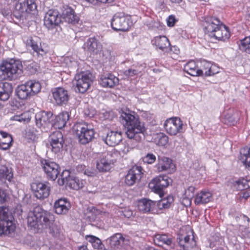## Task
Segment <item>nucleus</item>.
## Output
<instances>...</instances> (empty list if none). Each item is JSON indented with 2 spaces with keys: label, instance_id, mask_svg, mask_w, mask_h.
<instances>
[{
  "label": "nucleus",
  "instance_id": "nucleus-1",
  "mask_svg": "<svg viewBox=\"0 0 250 250\" xmlns=\"http://www.w3.org/2000/svg\"><path fill=\"white\" fill-rule=\"evenodd\" d=\"M120 113V121L126 130L127 137L137 141L145 138L146 128L144 123L140 121L138 116L129 110H122Z\"/></svg>",
  "mask_w": 250,
  "mask_h": 250
},
{
  "label": "nucleus",
  "instance_id": "nucleus-2",
  "mask_svg": "<svg viewBox=\"0 0 250 250\" xmlns=\"http://www.w3.org/2000/svg\"><path fill=\"white\" fill-rule=\"evenodd\" d=\"M54 221V215L40 206L35 207L27 217L28 226L34 229L50 228Z\"/></svg>",
  "mask_w": 250,
  "mask_h": 250
},
{
  "label": "nucleus",
  "instance_id": "nucleus-3",
  "mask_svg": "<svg viewBox=\"0 0 250 250\" xmlns=\"http://www.w3.org/2000/svg\"><path fill=\"white\" fill-rule=\"evenodd\" d=\"M205 31L210 38L226 41L230 38L229 28L217 18L208 17L205 18Z\"/></svg>",
  "mask_w": 250,
  "mask_h": 250
},
{
  "label": "nucleus",
  "instance_id": "nucleus-4",
  "mask_svg": "<svg viewBox=\"0 0 250 250\" xmlns=\"http://www.w3.org/2000/svg\"><path fill=\"white\" fill-rule=\"evenodd\" d=\"M22 68L20 60L10 59L2 61L0 64V81L18 79L22 73Z\"/></svg>",
  "mask_w": 250,
  "mask_h": 250
},
{
  "label": "nucleus",
  "instance_id": "nucleus-5",
  "mask_svg": "<svg viewBox=\"0 0 250 250\" xmlns=\"http://www.w3.org/2000/svg\"><path fill=\"white\" fill-rule=\"evenodd\" d=\"M42 88L41 83L36 80H31L17 87L16 93L21 100H27L40 92Z\"/></svg>",
  "mask_w": 250,
  "mask_h": 250
},
{
  "label": "nucleus",
  "instance_id": "nucleus-6",
  "mask_svg": "<svg viewBox=\"0 0 250 250\" xmlns=\"http://www.w3.org/2000/svg\"><path fill=\"white\" fill-rule=\"evenodd\" d=\"M14 217L6 208H0V236H11L16 229Z\"/></svg>",
  "mask_w": 250,
  "mask_h": 250
},
{
  "label": "nucleus",
  "instance_id": "nucleus-7",
  "mask_svg": "<svg viewBox=\"0 0 250 250\" xmlns=\"http://www.w3.org/2000/svg\"><path fill=\"white\" fill-rule=\"evenodd\" d=\"M73 131L76 133L79 142L86 145L94 138L95 131L85 123H77L73 126Z\"/></svg>",
  "mask_w": 250,
  "mask_h": 250
},
{
  "label": "nucleus",
  "instance_id": "nucleus-8",
  "mask_svg": "<svg viewBox=\"0 0 250 250\" xmlns=\"http://www.w3.org/2000/svg\"><path fill=\"white\" fill-rule=\"evenodd\" d=\"M37 5L35 0H19L13 12V16L17 20H23L27 13L35 14Z\"/></svg>",
  "mask_w": 250,
  "mask_h": 250
},
{
  "label": "nucleus",
  "instance_id": "nucleus-9",
  "mask_svg": "<svg viewBox=\"0 0 250 250\" xmlns=\"http://www.w3.org/2000/svg\"><path fill=\"white\" fill-rule=\"evenodd\" d=\"M94 77L88 71L77 74L73 81V86L76 92L84 93L93 83Z\"/></svg>",
  "mask_w": 250,
  "mask_h": 250
},
{
  "label": "nucleus",
  "instance_id": "nucleus-10",
  "mask_svg": "<svg viewBox=\"0 0 250 250\" xmlns=\"http://www.w3.org/2000/svg\"><path fill=\"white\" fill-rule=\"evenodd\" d=\"M117 153L115 151L102 153L97 161L96 167L99 172L109 171L116 162Z\"/></svg>",
  "mask_w": 250,
  "mask_h": 250
},
{
  "label": "nucleus",
  "instance_id": "nucleus-11",
  "mask_svg": "<svg viewBox=\"0 0 250 250\" xmlns=\"http://www.w3.org/2000/svg\"><path fill=\"white\" fill-rule=\"evenodd\" d=\"M25 43L27 48H31L33 56L40 60L42 59L48 52L45 44H42L41 39L37 36L29 37L25 41Z\"/></svg>",
  "mask_w": 250,
  "mask_h": 250
},
{
  "label": "nucleus",
  "instance_id": "nucleus-12",
  "mask_svg": "<svg viewBox=\"0 0 250 250\" xmlns=\"http://www.w3.org/2000/svg\"><path fill=\"white\" fill-rule=\"evenodd\" d=\"M41 166L47 179L54 181L60 172V167L50 159H41Z\"/></svg>",
  "mask_w": 250,
  "mask_h": 250
},
{
  "label": "nucleus",
  "instance_id": "nucleus-13",
  "mask_svg": "<svg viewBox=\"0 0 250 250\" xmlns=\"http://www.w3.org/2000/svg\"><path fill=\"white\" fill-rule=\"evenodd\" d=\"M53 114L51 112L41 111L35 115L36 124L42 132H47L52 127Z\"/></svg>",
  "mask_w": 250,
  "mask_h": 250
},
{
  "label": "nucleus",
  "instance_id": "nucleus-14",
  "mask_svg": "<svg viewBox=\"0 0 250 250\" xmlns=\"http://www.w3.org/2000/svg\"><path fill=\"white\" fill-rule=\"evenodd\" d=\"M111 25L115 31H126L130 27L128 18L122 13H117L113 16Z\"/></svg>",
  "mask_w": 250,
  "mask_h": 250
},
{
  "label": "nucleus",
  "instance_id": "nucleus-15",
  "mask_svg": "<svg viewBox=\"0 0 250 250\" xmlns=\"http://www.w3.org/2000/svg\"><path fill=\"white\" fill-rule=\"evenodd\" d=\"M31 188L34 196L41 200L47 198L50 193L51 188L48 182L33 183L31 185Z\"/></svg>",
  "mask_w": 250,
  "mask_h": 250
},
{
  "label": "nucleus",
  "instance_id": "nucleus-16",
  "mask_svg": "<svg viewBox=\"0 0 250 250\" xmlns=\"http://www.w3.org/2000/svg\"><path fill=\"white\" fill-rule=\"evenodd\" d=\"M164 127L167 133L170 135H175L178 133L184 131L183 122L178 117H173L167 119L165 122Z\"/></svg>",
  "mask_w": 250,
  "mask_h": 250
},
{
  "label": "nucleus",
  "instance_id": "nucleus-17",
  "mask_svg": "<svg viewBox=\"0 0 250 250\" xmlns=\"http://www.w3.org/2000/svg\"><path fill=\"white\" fill-rule=\"evenodd\" d=\"M143 171L141 166H133L125 175V183L128 186H133L141 180L144 174Z\"/></svg>",
  "mask_w": 250,
  "mask_h": 250
},
{
  "label": "nucleus",
  "instance_id": "nucleus-18",
  "mask_svg": "<svg viewBox=\"0 0 250 250\" xmlns=\"http://www.w3.org/2000/svg\"><path fill=\"white\" fill-rule=\"evenodd\" d=\"M169 180L166 175L159 176L151 180L149 187L155 193L161 196L163 194L164 188L169 184Z\"/></svg>",
  "mask_w": 250,
  "mask_h": 250
},
{
  "label": "nucleus",
  "instance_id": "nucleus-19",
  "mask_svg": "<svg viewBox=\"0 0 250 250\" xmlns=\"http://www.w3.org/2000/svg\"><path fill=\"white\" fill-rule=\"evenodd\" d=\"M154 241L156 245L163 247L165 250H175V244L172 237L168 234H156Z\"/></svg>",
  "mask_w": 250,
  "mask_h": 250
},
{
  "label": "nucleus",
  "instance_id": "nucleus-20",
  "mask_svg": "<svg viewBox=\"0 0 250 250\" xmlns=\"http://www.w3.org/2000/svg\"><path fill=\"white\" fill-rule=\"evenodd\" d=\"M61 22L59 13L56 10H49L44 18V24L48 29H51L59 25Z\"/></svg>",
  "mask_w": 250,
  "mask_h": 250
},
{
  "label": "nucleus",
  "instance_id": "nucleus-21",
  "mask_svg": "<svg viewBox=\"0 0 250 250\" xmlns=\"http://www.w3.org/2000/svg\"><path fill=\"white\" fill-rule=\"evenodd\" d=\"M49 140L52 151L57 153L62 150L64 142L63 135L61 131H56L52 132L49 137Z\"/></svg>",
  "mask_w": 250,
  "mask_h": 250
},
{
  "label": "nucleus",
  "instance_id": "nucleus-22",
  "mask_svg": "<svg viewBox=\"0 0 250 250\" xmlns=\"http://www.w3.org/2000/svg\"><path fill=\"white\" fill-rule=\"evenodd\" d=\"M54 100L58 105L66 104L69 99L67 90L62 87L56 88L52 92Z\"/></svg>",
  "mask_w": 250,
  "mask_h": 250
},
{
  "label": "nucleus",
  "instance_id": "nucleus-23",
  "mask_svg": "<svg viewBox=\"0 0 250 250\" xmlns=\"http://www.w3.org/2000/svg\"><path fill=\"white\" fill-rule=\"evenodd\" d=\"M119 79L111 73H104L100 76L99 83L104 87L112 88L118 84Z\"/></svg>",
  "mask_w": 250,
  "mask_h": 250
},
{
  "label": "nucleus",
  "instance_id": "nucleus-24",
  "mask_svg": "<svg viewBox=\"0 0 250 250\" xmlns=\"http://www.w3.org/2000/svg\"><path fill=\"white\" fill-rule=\"evenodd\" d=\"M69 119V115L68 112L63 111L57 116L53 115L52 127L54 128L62 129L66 125V124Z\"/></svg>",
  "mask_w": 250,
  "mask_h": 250
},
{
  "label": "nucleus",
  "instance_id": "nucleus-25",
  "mask_svg": "<svg viewBox=\"0 0 250 250\" xmlns=\"http://www.w3.org/2000/svg\"><path fill=\"white\" fill-rule=\"evenodd\" d=\"M155 202L151 200L143 198L138 202V209L143 213H155Z\"/></svg>",
  "mask_w": 250,
  "mask_h": 250
},
{
  "label": "nucleus",
  "instance_id": "nucleus-26",
  "mask_svg": "<svg viewBox=\"0 0 250 250\" xmlns=\"http://www.w3.org/2000/svg\"><path fill=\"white\" fill-rule=\"evenodd\" d=\"M83 47L90 53H97L102 49V45L95 37H91L86 40Z\"/></svg>",
  "mask_w": 250,
  "mask_h": 250
},
{
  "label": "nucleus",
  "instance_id": "nucleus-27",
  "mask_svg": "<svg viewBox=\"0 0 250 250\" xmlns=\"http://www.w3.org/2000/svg\"><path fill=\"white\" fill-rule=\"evenodd\" d=\"M71 208V204L67 199L60 198L54 205L55 212L58 214H65Z\"/></svg>",
  "mask_w": 250,
  "mask_h": 250
},
{
  "label": "nucleus",
  "instance_id": "nucleus-28",
  "mask_svg": "<svg viewBox=\"0 0 250 250\" xmlns=\"http://www.w3.org/2000/svg\"><path fill=\"white\" fill-rule=\"evenodd\" d=\"M177 242L181 250H191L196 245L193 238L190 240L189 235H178Z\"/></svg>",
  "mask_w": 250,
  "mask_h": 250
},
{
  "label": "nucleus",
  "instance_id": "nucleus-29",
  "mask_svg": "<svg viewBox=\"0 0 250 250\" xmlns=\"http://www.w3.org/2000/svg\"><path fill=\"white\" fill-rule=\"evenodd\" d=\"M159 163L157 165L158 171L162 172L167 171L172 173L175 170V166L172 163L171 159L166 157H159L158 158Z\"/></svg>",
  "mask_w": 250,
  "mask_h": 250
},
{
  "label": "nucleus",
  "instance_id": "nucleus-30",
  "mask_svg": "<svg viewBox=\"0 0 250 250\" xmlns=\"http://www.w3.org/2000/svg\"><path fill=\"white\" fill-rule=\"evenodd\" d=\"M152 45L156 46V49L166 52L168 50L170 42L168 39L165 36L155 37L152 41Z\"/></svg>",
  "mask_w": 250,
  "mask_h": 250
},
{
  "label": "nucleus",
  "instance_id": "nucleus-31",
  "mask_svg": "<svg viewBox=\"0 0 250 250\" xmlns=\"http://www.w3.org/2000/svg\"><path fill=\"white\" fill-rule=\"evenodd\" d=\"M62 16L66 22L72 24L78 23L80 20L79 16L75 13L74 10L68 6L64 8Z\"/></svg>",
  "mask_w": 250,
  "mask_h": 250
},
{
  "label": "nucleus",
  "instance_id": "nucleus-32",
  "mask_svg": "<svg viewBox=\"0 0 250 250\" xmlns=\"http://www.w3.org/2000/svg\"><path fill=\"white\" fill-rule=\"evenodd\" d=\"M122 140L121 131H110L107 133L104 141L107 145L114 146L118 145Z\"/></svg>",
  "mask_w": 250,
  "mask_h": 250
},
{
  "label": "nucleus",
  "instance_id": "nucleus-33",
  "mask_svg": "<svg viewBox=\"0 0 250 250\" xmlns=\"http://www.w3.org/2000/svg\"><path fill=\"white\" fill-rule=\"evenodd\" d=\"M13 138L10 134L6 132L0 130V149L6 150L12 145Z\"/></svg>",
  "mask_w": 250,
  "mask_h": 250
},
{
  "label": "nucleus",
  "instance_id": "nucleus-34",
  "mask_svg": "<svg viewBox=\"0 0 250 250\" xmlns=\"http://www.w3.org/2000/svg\"><path fill=\"white\" fill-rule=\"evenodd\" d=\"M13 92L12 85L8 83H0V100L6 101Z\"/></svg>",
  "mask_w": 250,
  "mask_h": 250
},
{
  "label": "nucleus",
  "instance_id": "nucleus-35",
  "mask_svg": "<svg viewBox=\"0 0 250 250\" xmlns=\"http://www.w3.org/2000/svg\"><path fill=\"white\" fill-rule=\"evenodd\" d=\"M184 70L192 76H202L204 73L203 70L198 69L194 61H190L187 62L184 67Z\"/></svg>",
  "mask_w": 250,
  "mask_h": 250
},
{
  "label": "nucleus",
  "instance_id": "nucleus-36",
  "mask_svg": "<svg viewBox=\"0 0 250 250\" xmlns=\"http://www.w3.org/2000/svg\"><path fill=\"white\" fill-rule=\"evenodd\" d=\"M174 201L173 197L168 196L158 201L155 202V213H158L160 210L163 209L168 208Z\"/></svg>",
  "mask_w": 250,
  "mask_h": 250
},
{
  "label": "nucleus",
  "instance_id": "nucleus-37",
  "mask_svg": "<svg viewBox=\"0 0 250 250\" xmlns=\"http://www.w3.org/2000/svg\"><path fill=\"white\" fill-rule=\"evenodd\" d=\"M13 177V173L11 168H8L6 167H2L0 168V184H6V181L10 182Z\"/></svg>",
  "mask_w": 250,
  "mask_h": 250
},
{
  "label": "nucleus",
  "instance_id": "nucleus-38",
  "mask_svg": "<svg viewBox=\"0 0 250 250\" xmlns=\"http://www.w3.org/2000/svg\"><path fill=\"white\" fill-rule=\"evenodd\" d=\"M212 198V194L209 191H201L197 193L194 199L196 205L205 204L208 203Z\"/></svg>",
  "mask_w": 250,
  "mask_h": 250
},
{
  "label": "nucleus",
  "instance_id": "nucleus-39",
  "mask_svg": "<svg viewBox=\"0 0 250 250\" xmlns=\"http://www.w3.org/2000/svg\"><path fill=\"white\" fill-rule=\"evenodd\" d=\"M69 178L68 187L70 188L78 190L84 186L85 181L71 175L70 171H69Z\"/></svg>",
  "mask_w": 250,
  "mask_h": 250
},
{
  "label": "nucleus",
  "instance_id": "nucleus-40",
  "mask_svg": "<svg viewBox=\"0 0 250 250\" xmlns=\"http://www.w3.org/2000/svg\"><path fill=\"white\" fill-rule=\"evenodd\" d=\"M201 67L203 71H205V75L206 76H210L216 74L218 72L216 71V67L213 66L209 62L203 60L201 62Z\"/></svg>",
  "mask_w": 250,
  "mask_h": 250
},
{
  "label": "nucleus",
  "instance_id": "nucleus-41",
  "mask_svg": "<svg viewBox=\"0 0 250 250\" xmlns=\"http://www.w3.org/2000/svg\"><path fill=\"white\" fill-rule=\"evenodd\" d=\"M239 160L246 167L250 169V147L244 148L240 150Z\"/></svg>",
  "mask_w": 250,
  "mask_h": 250
},
{
  "label": "nucleus",
  "instance_id": "nucleus-42",
  "mask_svg": "<svg viewBox=\"0 0 250 250\" xmlns=\"http://www.w3.org/2000/svg\"><path fill=\"white\" fill-rule=\"evenodd\" d=\"M234 188L238 190H244L250 188V179L240 178L233 183Z\"/></svg>",
  "mask_w": 250,
  "mask_h": 250
},
{
  "label": "nucleus",
  "instance_id": "nucleus-43",
  "mask_svg": "<svg viewBox=\"0 0 250 250\" xmlns=\"http://www.w3.org/2000/svg\"><path fill=\"white\" fill-rule=\"evenodd\" d=\"M86 239L89 242L91 243L94 249L103 250L104 247V245L101 240L96 236L93 235L87 236Z\"/></svg>",
  "mask_w": 250,
  "mask_h": 250
},
{
  "label": "nucleus",
  "instance_id": "nucleus-44",
  "mask_svg": "<svg viewBox=\"0 0 250 250\" xmlns=\"http://www.w3.org/2000/svg\"><path fill=\"white\" fill-rule=\"evenodd\" d=\"M238 45L241 51L250 54V36L240 40Z\"/></svg>",
  "mask_w": 250,
  "mask_h": 250
},
{
  "label": "nucleus",
  "instance_id": "nucleus-45",
  "mask_svg": "<svg viewBox=\"0 0 250 250\" xmlns=\"http://www.w3.org/2000/svg\"><path fill=\"white\" fill-rule=\"evenodd\" d=\"M109 241L110 244L111 246L118 247L120 245L121 242H124V238L123 237L121 233H118L111 236Z\"/></svg>",
  "mask_w": 250,
  "mask_h": 250
},
{
  "label": "nucleus",
  "instance_id": "nucleus-46",
  "mask_svg": "<svg viewBox=\"0 0 250 250\" xmlns=\"http://www.w3.org/2000/svg\"><path fill=\"white\" fill-rule=\"evenodd\" d=\"M155 141L157 144L160 146H166L168 141V137L163 133H160L157 134L155 138Z\"/></svg>",
  "mask_w": 250,
  "mask_h": 250
},
{
  "label": "nucleus",
  "instance_id": "nucleus-47",
  "mask_svg": "<svg viewBox=\"0 0 250 250\" xmlns=\"http://www.w3.org/2000/svg\"><path fill=\"white\" fill-rule=\"evenodd\" d=\"M69 171V170H64L62 171L61 175V178H59L58 180V183L60 186L65 185L68 186Z\"/></svg>",
  "mask_w": 250,
  "mask_h": 250
},
{
  "label": "nucleus",
  "instance_id": "nucleus-48",
  "mask_svg": "<svg viewBox=\"0 0 250 250\" xmlns=\"http://www.w3.org/2000/svg\"><path fill=\"white\" fill-rule=\"evenodd\" d=\"M141 72V71L139 70V68L136 67L135 68H130L125 70L123 72V74L125 76L129 78L137 76Z\"/></svg>",
  "mask_w": 250,
  "mask_h": 250
},
{
  "label": "nucleus",
  "instance_id": "nucleus-49",
  "mask_svg": "<svg viewBox=\"0 0 250 250\" xmlns=\"http://www.w3.org/2000/svg\"><path fill=\"white\" fill-rule=\"evenodd\" d=\"M100 117L103 120H112L114 117V113L113 111H107L103 110L100 114Z\"/></svg>",
  "mask_w": 250,
  "mask_h": 250
},
{
  "label": "nucleus",
  "instance_id": "nucleus-50",
  "mask_svg": "<svg viewBox=\"0 0 250 250\" xmlns=\"http://www.w3.org/2000/svg\"><path fill=\"white\" fill-rule=\"evenodd\" d=\"M142 159L145 163L152 164L156 161V157L152 153H148Z\"/></svg>",
  "mask_w": 250,
  "mask_h": 250
},
{
  "label": "nucleus",
  "instance_id": "nucleus-51",
  "mask_svg": "<svg viewBox=\"0 0 250 250\" xmlns=\"http://www.w3.org/2000/svg\"><path fill=\"white\" fill-rule=\"evenodd\" d=\"M11 120L17 121L20 122L28 121V119L25 118V114H21L20 115H14L11 118Z\"/></svg>",
  "mask_w": 250,
  "mask_h": 250
},
{
  "label": "nucleus",
  "instance_id": "nucleus-52",
  "mask_svg": "<svg viewBox=\"0 0 250 250\" xmlns=\"http://www.w3.org/2000/svg\"><path fill=\"white\" fill-rule=\"evenodd\" d=\"M239 219L243 222V224L241 225L245 227H247L249 225V223L250 222V219L246 215L242 214L240 216Z\"/></svg>",
  "mask_w": 250,
  "mask_h": 250
},
{
  "label": "nucleus",
  "instance_id": "nucleus-53",
  "mask_svg": "<svg viewBox=\"0 0 250 250\" xmlns=\"http://www.w3.org/2000/svg\"><path fill=\"white\" fill-rule=\"evenodd\" d=\"M98 210L97 209L93 207V206H90L88 207L85 210V214H91V216H88V217H93V215H95L96 213L97 212Z\"/></svg>",
  "mask_w": 250,
  "mask_h": 250
},
{
  "label": "nucleus",
  "instance_id": "nucleus-54",
  "mask_svg": "<svg viewBox=\"0 0 250 250\" xmlns=\"http://www.w3.org/2000/svg\"><path fill=\"white\" fill-rule=\"evenodd\" d=\"M88 1L94 4H96L98 2L110 4L112 3L114 0H88Z\"/></svg>",
  "mask_w": 250,
  "mask_h": 250
},
{
  "label": "nucleus",
  "instance_id": "nucleus-55",
  "mask_svg": "<svg viewBox=\"0 0 250 250\" xmlns=\"http://www.w3.org/2000/svg\"><path fill=\"white\" fill-rule=\"evenodd\" d=\"M83 173L84 175L89 177H94L96 175V171L93 169H85L84 170Z\"/></svg>",
  "mask_w": 250,
  "mask_h": 250
},
{
  "label": "nucleus",
  "instance_id": "nucleus-56",
  "mask_svg": "<svg viewBox=\"0 0 250 250\" xmlns=\"http://www.w3.org/2000/svg\"><path fill=\"white\" fill-rule=\"evenodd\" d=\"M176 22V20L174 16L171 15L168 17L167 20V24L169 27H172L174 26Z\"/></svg>",
  "mask_w": 250,
  "mask_h": 250
},
{
  "label": "nucleus",
  "instance_id": "nucleus-57",
  "mask_svg": "<svg viewBox=\"0 0 250 250\" xmlns=\"http://www.w3.org/2000/svg\"><path fill=\"white\" fill-rule=\"evenodd\" d=\"M0 12L2 15L5 17H8L11 16V11L9 8H3L0 10Z\"/></svg>",
  "mask_w": 250,
  "mask_h": 250
},
{
  "label": "nucleus",
  "instance_id": "nucleus-58",
  "mask_svg": "<svg viewBox=\"0 0 250 250\" xmlns=\"http://www.w3.org/2000/svg\"><path fill=\"white\" fill-rule=\"evenodd\" d=\"M195 190V188L192 186H190L188 187L187 190L185 191V194H188V195L190 197H192L193 196V192Z\"/></svg>",
  "mask_w": 250,
  "mask_h": 250
},
{
  "label": "nucleus",
  "instance_id": "nucleus-59",
  "mask_svg": "<svg viewBox=\"0 0 250 250\" xmlns=\"http://www.w3.org/2000/svg\"><path fill=\"white\" fill-rule=\"evenodd\" d=\"M27 69L31 74H34L37 71L36 65L33 63L27 66Z\"/></svg>",
  "mask_w": 250,
  "mask_h": 250
},
{
  "label": "nucleus",
  "instance_id": "nucleus-60",
  "mask_svg": "<svg viewBox=\"0 0 250 250\" xmlns=\"http://www.w3.org/2000/svg\"><path fill=\"white\" fill-rule=\"evenodd\" d=\"M191 198L192 197H190L189 196H188V197H185V198H184L183 201V204L185 206L190 205L191 204Z\"/></svg>",
  "mask_w": 250,
  "mask_h": 250
},
{
  "label": "nucleus",
  "instance_id": "nucleus-61",
  "mask_svg": "<svg viewBox=\"0 0 250 250\" xmlns=\"http://www.w3.org/2000/svg\"><path fill=\"white\" fill-rule=\"evenodd\" d=\"M220 239H221L220 235L219 233H215L212 236V240L215 242H217L220 241Z\"/></svg>",
  "mask_w": 250,
  "mask_h": 250
},
{
  "label": "nucleus",
  "instance_id": "nucleus-62",
  "mask_svg": "<svg viewBox=\"0 0 250 250\" xmlns=\"http://www.w3.org/2000/svg\"><path fill=\"white\" fill-rule=\"evenodd\" d=\"M124 215L125 217L129 218L133 215V212L129 210H125Z\"/></svg>",
  "mask_w": 250,
  "mask_h": 250
},
{
  "label": "nucleus",
  "instance_id": "nucleus-63",
  "mask_svg": "<svg viewBox=\"0 0 250 250\" xmlns=\"http://www.w3.org/2000/svg\"><path fill=\"white\" fill-rule=\"evenodd\" d=\"M5 197H6V194L5 193L4 191H3L2 189H0V198L3 201H5L6 200Z\"/></svg>",
  "mask_w": 250,
  "mask_h": 250
},
{
  "label": "nucleus",
  "instance_id": "nucleus-64",
  "mask_svg": "<svg viewBox=\"0 0 250 250\" xmlns=\"http://www.w3.org/2000/svg\"><path fill=\"white\" fill-rule=\"evenodd\" d=\"M85 168V166L83 165H78L76 167V170L78 172H81L82 171H84Z\"/></svg>",
  "mask_w": 250,
  "mask_h": 250
}]
</instances>
